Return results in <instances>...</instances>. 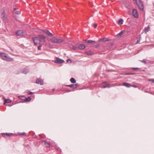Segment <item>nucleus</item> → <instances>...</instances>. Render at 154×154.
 <instances>
[{"instance_id": "nucleus-1", "label": "nucleus", "mask_w": 154, "mask_h": 154, "mask_svg": "<svg viewBox=\"0 0 154 154\" xmlns=\"http://www.w3.org/2000/svg\"><path fill=\"white\" fill-rule=\"evenodd\" d=\"M32 40L35 45H37L38 42H45V37L43 35H40L36 37L33 38Z\"/></svg>"}, {"instance_id": "nucleus-2", "label": "nucleus", "mask_w": 154, "mask_h": 154, "mask_svg": "<svg viewBox=\"0 0 154 154\" xmlns=\"http://www.w3.org/2000/svg\"><path fill=\"white\" fill-rule=\"evenodd\" d=\"M0 55L2 59L7 61H12L14 60L13 58L9 57L6 54L2 53L0 54Z\"/></svg>"}, {"instance_id": "nucleus-3", "label": "nucleus", "mask_w": 154, "mask_h": 154, "mask_svg": "<svg viewBox=\"0 0 154 154\" xmlns=\"http://www.w3.org/2000/svg\"><path fill=\"white\" fill-rule=\"evenodd\" d=\"M50 40L52 43L57 44L61 43L65 41V40L64 39L57 38L55 37L51 38Z\"/></svg>"}, {"instance_id": "nucleus-4", "label": "nucleus", "mask_w": 154, "mask_h": 154, "mask_svg": "<svg viewBox=\"0 0 154 154\" xmlns=\"http://www.w3.org/2000/svg\"><path fill=\"white\" fill-rule=\"evenodd\" d=\"M135 1L136 2V4L137 5L139 8L141 10H143V3L141 0H133Z\"/></svg>"}, {"instance_id": "nucleus-5", "label": "nucleus", "mask_w": 154, "mask_h": 154, "mask_svg": "<svg viewBox=\"0 0 154 154\" xmlns=\"http://www.w3.org/2000/svg\"><path fill=\"white\" fill-rule=\"evenodd\" d=\"M64 62L63 60L61 59L58 57L56 58V59L54 61L55 63L58 64L62 63H63Z\"/></svg>"}, {"instance_id": "nucleus-6", "label": "nucleus", "mask_w": 154, "mask_h": 154, "mask_svg": "<svg viewBox=\"0 0 154 154\" xmlns=\"http://www.w3.org/2000/svg\"><path fill=\"white\" fill-rule=\"evenodd\" d=\"M19 98L20 99H22V98H24V101L25 102H29L31 101V98L30 97H29L28 98H26L24 96H19Z\"/></svg>"}, {"instance_id": "nucleus-7", "label": "nucleus", "mask_w": 154, "mask_h": 154, "mask_svg": "<svg viewBox=\"0 0 154 154\" xmlns=\"http://www.w3.org/2000/svg\"><path fill=\"white\" fill-rule=\"evenodd\" d=\"M132 14L133 16L137 18L138 17V14L137 10L133 9L132 11Z\"/></svg>"}, {"instance_id": "nucleus-8", "label": "nucleus", "mask_w": 154, "mask_h": 154, "mask_svg": "<svg viewBox=\"0 0 154 154\" xmlns=\"http://www.w3.org/2000/svg\"><path fill=\"white\" fill-rule=\"evenodd\" d=\"M16 35L19 36H23V32L22 30H19L16 32Z\"/></svg>"}, {"instance_id": "nucleus-9", "label": "nucleus", "mask_w": 154, "mask_h": 154, "mask_svg": "<svg viewBox=\"0 0 154 154\" xmlns=\"http://www.w3.org/2000/svg\"><path fill=\"white\" fill-rule=\"evenodd\" d=\"M42 31L45 33L48 36L53 37L54 35L51 33L49 31L46 30H43Z\"/></svg>"}, {"instance_id": "nucleus-10", "label": "nucleus", "mask_w": 154, "mask_h": 154, "mask_svg": "<svg viewBox=\"0 0 154 154\" xmlns=\"http://www.w3.org/2000/svg\"><path fill=\"white\" fill-rule=\"evenodd\" d=\"M36 83L37 84H40L41 85H43V82L41 79H38L36 81Z\"/></svg>"}, {"instance_id": "nucleus-11", "label": "nucleus", "mask_w": 154, "mask_h": 154, "mask_svg": "<svg viewBox=\"0 0 154 154\" xmlns=\"http://www.w3.org/2000/svg\"><path fill=\"white\" fill-rule=\"evenodd\" d=\"M85 41L88 44H91L94 45L96 43V41L92 40H85Z\"/></svg>"}, {"instance_id": "nucleus-12", "label": "nucleus", "mask_w": 154, "mask_h": 154, "mask_svg": "<svg viewBox=\"0 0 154 154\" xmlns=\"http://www.w3.org/2000/svg\"><path fill=\"white\" fill-rule=\"evenodd\" d=\"M42 143L46 147H48L50 146V144L48 143L47 142L45 141H43L42 142Z\"/></svg>"}, {"instance_id": "nucleus-13", "label": "nucleus", "mask_w": 154, "mask_h": 154, "mask_svg": "<svg viewBox=\"0 0 154 154\" xmlns=\"http://www.w3.org/2000/svg\"><path fill=\"white\" fill-rule=\"evenodd\" d=\"M12 134H11V133H9L8 134V133H3L2 134V136L3 137H9L10 135H12Z\"/></svg>"}, {"instance_id": "nucleus-14", "label": "nucleus", "mask_w": 154, "mask_h": 154, "mask_svg": "<svg viewBox=\"0 0 154 154\" xmlns=\"http://www.w3.org/2000/svg\"><path fill=\"white\" fill-rule=\"evenodd\" d=\"M85 46L84 44H81L78 46L79 49L81 50H83L85 48Z\"/></svg>"}, {"instance_id": "nucleus-15", "label": "nucleus", "mask_w": 154, "mask_h": 154, "mask_svg": "<svg viewBox=\"0 0 154 154\" xmlns=\"http://www.w3.org/2000/svg\"><path fill=\"white\" fill-rule=\"evenodd\" d=\"M109 39L106 38H100L99 39V41L101 42H107L109 41Z\"/></svg>"}, {"instance_id": "nucleus-16", "label": "nucleus", "mask_w": 154, "mask_h": 154, "mask_svg": "<svg viewBox=\"0 0 154 154\" xmlns=\"http://www.w3.org/2000/svg\"><path fill=\"white\" fill-rule=\"evenodd\" d=\"M122 85L123 86H126L127 88H130V87L131 86V85L130 84L128 83H124Z\"/></svg>"}, {"instance_id": "nucleus-17", "label": "nucleus", "mask_w": 154, "mask_h": 154, "mask_svg": "<svg viewBox=\"0 0 154 154\" xmlns=\"http://www.w3.org/2000/svg\"><path fill=\"white\" fill-rule=\"evenodd\" d=\"M4 104H5V103H11V100L9 99H6L5 98H4Z\"/></svg>"}, {"instance_id": "nucleus-18", "label": "nucleus", "mask_w": 154, "mask_h": 154, "mask_svg": "<svg viewBox=\"0 0 154 154\" xmlns=\"http://www.w3.org/2000/svg\"><path fill=\"white\" fill-rule=\"evenodd\" d=\"M150 29V27L149 26H148L147 27H146L144 29V32L145 33H146L148 32Z\"/></svg>"}, {"instance_id": "nucleus-19", "label": "nucleus", "mask_w": 154, "mask_h": 154, "mask_svg": "<svg viewBox=\"0 0 154 154\" xmlns=\"http://www.w3.org/2000/svg\"><path fill=\"white\" fill-rule=\"evenodd\" d=\"M28 72V70L26 68H24L22 71V72L24 74H27Z\"/></svg>"}, {"instance_id": "nucleus-20", "label": "nucleus", "mask_w": 154, "mask_h": 154, "mask_svg": "<svg viewBox=\"0 0 154 154\" xmlns=\"http://www.w3.org/2000/svg\"><path fill=\"white\" fill-rule=\"evenodd\" d=\"M123 20L122 19H120L118 21V24L119 25H122L123 23Z\"/></svg>"}, {"instance_id": "nucleus-21", "label": "nucleus", "mask_w": 154, "mask_h": 154, "mask_svg": "<svg viewBox=\"0 0 154 154\" xmlns=\"http://www.w3.org/2000/svg\"><path fill=\"white\" fill-rule=\"evenodd\" d=\"M70 81L72 83H75L76 82V80L74 78H71L70 79Z\"/></svg>"}, {"instance_id": "nucleus-22", "label": "nucleus", "mask_w": 154, "mask_h": 154, "mask_svg": "<svg viewBox=\"0 0 154 154\" xmlns=\"http://www.w3.org/2000/svg\"><path fill=\"white\" fill-rule=\"evenodd\" d=\"M2 16L4 20L6 19V17H5V12H3L2 14Z\"/></svg>"}, {"instance_id": "nucleus-23", "label": "nucleus", "mask_w": 154, "mask_h": 154, "mask_svg": "<svg viewBox=\"0 0 154 154\" xmlns=\"http://www.w3.org/2000/svg\"><path fill=\"white\" fill-rule=\"evenodd\" d=\"M86 54L88 55H91L92 54V52L91 51H88L86 52Z\"/></svg>"}, {"instance_id": "nucleus-24", "label": "nucleus", "mask_w": 154, "mask_h": 154, "mask_svg": "<svg viewBox=\"0 0 154 154\" xmlns=\"http://www.w3.org/2000/svg\"><path fill=\"white\" fill-rule=\"evenodd\" d=\"M66 86L70 87V88H72L73 89L74 88V84H72L71 85H66Z\"/></svg>"}, {"instance_id": "nucleus-25", "label": "nucleus", "mask_w": 154, "mask_h": 154, "mask_svg": "<svg viewBox=\"0 0 154 154\" xmlns=\"http://www.w3.org/2000/svg\"><path fill=\"white\" fill-rule=\"evenodd\" d=\"M79 85L78 84H74V88H75L79 87Z\"/></svg>"}, {"instance_id": "nucleus-26", "label": "nucleus", "mask_w": 154, "mask_h": 154, "mask_svg": "<svg viewBox=\"0 0 154 154\" xmlns=\"http://www.w3.org/2000/svg\"><path fill=\"white\" fill-rule=\"evenodd\" d=\"M148 81L149 82H151L152 83H154V79H149L148 80Z\"/></svg>"}, {"instance_id": "nucleus-27", "label": "nucleus", "mask_w": 154, "mask_h": 154, "mask_svg": "<svg viewBox=\"0 0 154 154\" xmlns=\"http://www.w3.org/2000/svg\"><path fill=\"white\" fill-rule=\"evenodd\" d=\"M140 61L142 63H144L145 64H146L147 63L146 61L144 60H141Z\"/></svg>"}, {"instance_id": "nucleus-28", "label": "nucleus", "mask_w": 154, "mask_h": 154, "mask_svg": "<svg viewBox=\"0 0 154 154\" xmlns=\"http://www.w3.org/2000/svg\"><path fill=\"white\" fill-rule=\"evenodd\" d=\"M42 46V45H40L38 47V50H40L41 49V47Z\"/></svg>"}, {"instance_id": "nucleus-29", "label": "nucleus", "mask_w": 154, "mask_h": 154, "mask_svg": "<svg viewBox=\"0 0 154 154\" xmlns=\"http://www.w3.org/2000/svg\"><path fill=\"white\" fill-rule=\"evenodd\" d=\"M26 134V133L25 132H23V133H20L19 134V135H24Z\"/></svg>"}, {"instance_id": "nucleus-30", "label": "nucleus", "mask_w": 154, "mask_h": 154, "mask_svg": "<svg viewBox=\"0 0 154 154\" xmlns=\"http://www.w3.org/2000/svg\"><path fill=\"white\" fill-rule=\"evenodd\" d=\"M110 87L108 85H105L103 87V88H109Z\"/></svg>"}, {"instance_id": "nucleus-31", "label": "nucleus", "mask_w": 154, "mask_h": 154, "mask_svg": "<svg viewBox=\"0 0 154 154\" xmlns=\"http://www.w3.org/2000/svg\"><path fill=\"white\" fill-rule=\"evenodd\" d=\"M77 48V47L75 46H72V49L74 50H76Z\"/></svg>"}, {"instance_id": "nucleus-32", "label": "nucleus", "mask_w": 154, "mask_h": 154, "mask_svg": "<svg viewBox=\"0 0 154 154\" xmlns=\"http://www.w3.org/2000/svg\"><path fill=\"white\" fill-rule=\"evenodd\" d=\"M122 33H123L121 31V32H120L119 33L118 35L119 36H120L122 35Z\"/></svg>"}, {"instance_id": "nucleus-33", "label": "nucleus", "mask_w": 154, "mask_h": 154, "mask_svg": "<svg viewBox=\"0 0 154 154\" xmlns=\"http://www.w3.org/2000/svg\"><path fill=\"white\" fill-rule=\"evenodd\" d=\"M33 93L31 92V91H29L27 92L28 94H29V95L31 94H32Z\"/></svg>"}, {"instance_id": "nucleus-34", "label": "nucleus", "mask_w": 154, "mask_h": 154, "mask_svg": "<svg viewBox=\"0 0 154 154\" xmlns=\"http://www.w3.org/2000/svg\"><path fill=\"white\" fill-rule=\"evenodd\" d=\"M69 61H70V63H71V60L70 59H67V60H66V62H69Z\"/></svg>"}, {"instance_id": "nucleus-35", "label": "nucleus", "mask_w": 154, "mask_h": 154, "mask_svg": "<svg viewBox=\"0 0 154 154\" xmlns=\"http://www.w3.org/2000/svg\"><path fill=\"white\" fill-rule=\"evenodd\" d=\"M97 25L96 23H94L93 24V26L95 28H96L97 27Z\"/></svg>"}, {"instance_id": "nucleus-36", "label": "nucleus", "mask_w": 154, "mask_h": 154, "mask_svg": "<svg viewBox=\"0 0 154 154\" xmlns=\"http://www.w3.org/2000/svg\"><path fill=\"white\" fill-rule=\"evenodd\" d=\"M132 69H133V70H136V69H139V68H132Z\"/></svg>"}, {"instance_id": "nucleus-37", "label": "nucleus", "mask_w": 154, "mask_h": 154, "mask_svg": "<svg viewBox=\"0 0 154 154\" xmlns=\"http://www.w3.org/2000/svg\"><path fill=\"white\" fill-rule=\"evenodd\" d=\"M15 13L17 14H20V12L19 11H16Z\"/></svg>"}, {"instance_id": "nucleus-38", "label": "nucleus", "mask_w": 154, "mask_h": 154, "mask_svg": "<svg viewBox=\"0 0 154 154\" xmlns=\"http://www.w3.org/2000/svg\"><path fill=\"white\" fill-rule=\"evenodd\" d=\"M132 86L133 87H134V88H137V85H133Z\"/></svg>"}, {"instance_id": "nucleus-39", "label": "nucleus", "mask_w": 154, "mask_h": 154, "mask_svg": "<svg viewBox=\"0 0 154 154\" xmlns=\"http://www.w3.org/2000/svg\"><path fill=\"white\" fill-rule=\"evenodd\" d=\"M140 42V40H137V43H139Z\"/></svg>"}, {"instance_id": "nucleus-40", "label": "nucleus", "mask_w": 154, "mask_h": 154, "mask_svg": "<svg viewBox=\"0 0 154 154\" xmlns=\"http://www.w3.org/2000/svg\"><path fill=\"white\" fill-rule=\"evenodd\" d=\"M14 10H16V8H14Z\"/></svg>"}, {"instance_id": "nucleus-41", "label": "nucleus", "mask_w": 154, "mask_h": 154, "mask_svg": "<svg viewBox=\"0 0 154 154\" xmlns=\"http://www.w3.org/2000/svg\"><path fill=\"white\" fill-rule=\"evenodd\" d=\"M99 46V45H98L96 47H98Z\"/></svg>"}]
</instances>
